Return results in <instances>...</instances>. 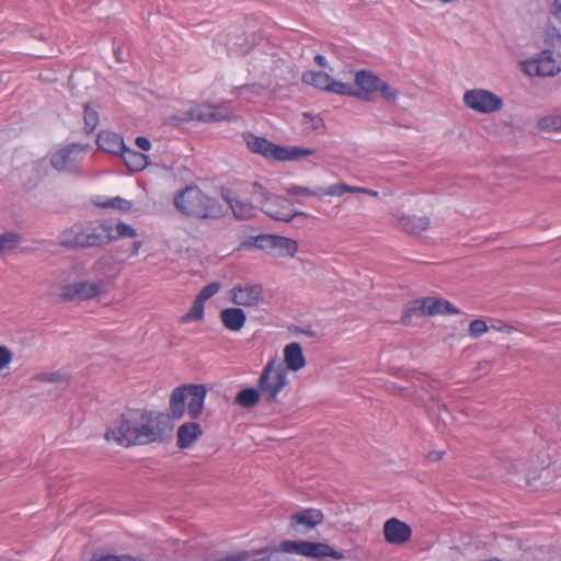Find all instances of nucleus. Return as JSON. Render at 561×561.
Instances as JSON below:
<instances>
[{"instance_id":"9","label":"nucleus","mask_w":561,"mask_h":561,"mask_svg":"<svg viewBox=\"0 0 561 561\" xmlns=\"http://www.w3.org/2000/svg\"><path fill=\"white\" fill-rule=\"evenodd\" d=\"M59 242L67 248H89L106 243V238L91 225L76 224L60 233Z\"/></svg>"},{"instance_id":"42","label":"nucleus","mask_w":561,"mask_h":561,"mask_svg":"<svg viewBox=\"0 0 561 561\" xmlns=\"http://www.w3.org/2000/svg\"><path fill=\"white\" fill-rule=\"evenodd\" d=\"M219 288H220L219 283H216V282L210 283L202 288V290L198 293L196 298H198L199 300L205 302L206 300H208L209 298L215 296L218 293Z\"/></svg>"},{"instance_id":"41","label":"nucleus","mask_w":561,"mask_h":561,"mask_svg":"<svg viewBox=\"0 0 561 561\" xmlns=\"http://www.w3.org/2000/svg\"><path fill=\"white\" fill-rule=\"evenodd\" d=\"M488 330L489 325L486 322L482 319H477L469 324L468 333L472 339H478L482 334L486 333Z\"/></svg>"},{"instance_id":"32","label":"nucleus","mask_w":561,"mask_h":561,"mask_svg":"<svg viewBox=\"0 0 561 561\" xmlns=\"http://www.w3.org/2000/svg\"><path fill=\"white\" fill-rule=\"evenodd\" d=\"M285 192L290 196H302V197H318L322 198V187L321 186H314V187H308L297 184H291L288 187H286Z\"/></svg>"},{"instance_id":"6","label":"nucleus","mask_w":561,"mask_h":561,"mask_svg":"<svg viewBox=\"0 0 561 561\" xmlns=\"http://www.w3.org/2000/svg\"><path fill=\"white\" fill-rule=\"evenodd\" d=\"M245 142L249 150L252 152L277 161H294L302 157L313 154L314 152L309 148L277 146L265 138H261L254 135L245 136Z\"/></svg>"},{"instance_id":"39","label":"nucleus","mask_w":561,"mask_h":561,"mask_svg":"<svg viewBox=\"0 0 561 561\" xmlns=\"http://www.w3.org/2000/svg\"><path fill=\"white\" fill-rule=\"evenodd\" d=\"M102 206L106 207V208L107 207L115 208V209L126 213L131 209L133 204L130 201H127L123 197L116 196V197L110 198L106 202H104L102 204Z\"/></svg>"},{"instance_id":"46","label":"nucleus","mask_w":561,"mask_h":561,"mask_svg":"<svg viewBox=\"0 0 561 561\" xmlns=\"http://www.w3.org/2000/svg\"><path fill=\"white\" fill-rule=\"evenodd\" d=\"M135 144L144 151H148L151 148L150 140L147 137L139 136L136 138Z\"/></svg>"},{"instance_id":"50","label":"nucleus","mask_w":561,"mask_h":561,"mask_svg":"<svg viewBox=\"0 0 561 561\" xmlns=\"http://www.w3.org/2000/svg\"><path fill=\"white\" fill-rule=\"evenodd\" d=\"M36 379L41 381L55 382L57 381V376L55 374H39Z\"/></svg>"},{"instance_id":"54","label":"nucleus","mask_w":561,"mask_h":561,"mask_svg":"<svg viewBox=\"0 0 561 561\" xmlns=\"http://www.w3.org/2000/svg\"><path fill=\"white\" fill-rule=\"evenodd\" d=\"M140 248H141V242L135 241L131 245V255H137Z\"/></svg>"},{"instance_id":"43","label":"nucleus","mask_w":561,"mask_h":561,"mask_svg":"<svg viewBox=\"0 0 561 561\" xmlns=\"http://www.w3.org/2000/svg\"><path fill=\"white\" fill-rule=\"evenodd\" d=\"M13 354L5 347L0 345V370L7 368L12 362Z\"/></svg>"},{"instance_id":"49","label":"nucleus","mask_w":561,"mask_h":561,"mask_svg":"<svg viewBox=\"0 0 561 561\" xmlns=\"http://www.w3.org/2000/svg\"><path fill=\"white\" fill-rule=\"evenodd\" d=\"M550 12L557 18H561V0H553L551 3Z\"/></svg>"},{"instance_id":"53","label":"nucleus","mask_w":561,"mask_h":561,"mask_svg":"<svg viewBox=\"0 0 561 561\" xmlns=\"http://www.w3.org/2000/svg\"><path fill=\"white\" fill-rule=\"evenodd\" d=\"M314 61L317 62L318 66H320L322 68H325L328 66L327 59L322 55H317L314 57Z\"/></svg>"},{"instance_id":"23","label":"nucleus","mask_w":561,"mask_h":561,"mask_svg":"<svg viewBox=\"0 0 561 561\" xmlns=\"http://www.w3.org/2000/svg\"><path fill=\"white\" fill-rule=\"evenodd\" d=\"M385 538L390 543L405 542L411 536L410 527L397 518H391L383 526Z\"/></svg>"},{"instance_id":"16","label":"nucleus","mask_w":561,"mask_h":561,"mask_svg":"<svg viewBox=\"0 0 561 561\" xmlns=\"http://www.w3.org/2000/svg\"><path fill=\"white\" fill-rule=\"evenodd\" d=\"M302 81L307 84L313 85L317 89L324 90L339 95L354 94L351 83H345L333 79L322 71H306L302 75Z\"/></svg>"},{"instance_id":"7","label":"nucleus","mask_w":561,"mask_h":561,"mask_svg":"<svg viewBox=\"0 0 561 561\" xmlns=\"http://www.w3.org/2000/svg\"><path fill=\"white\" fill-rule=\"evenodd\" d=\"M287 375L282 360L277 356L271 357L257 381L262 396L268 401H275L279 392L289 383Z\"/></svg>"},{"instance_id":"34","label":"nucleus","mask_w":561,"mask_h":561,"mask_svg":"<svg viewBox=\"0 0 561 561\" xmlns=\"http://www.w3.org/2000/svg\"><path fill=\"white\" fill-rule=\"evenodd\" d=\"M322 198L324 196H336L341 197L346 193L355 194V186L348 185L346 183L340 182L334 183L327 188L322 187Z\"/></svg>"},{"instance_id":"3","label":"nucleus","mask_w":561,"mask_h":561,"mask_svg":"<svg viewBox=\"0 0 561 561\" xmlns=\"http://www.w3.org/2000/svg\"><path fill=\"white\" fill-rule=\"evenodd\" d=\"M51 291L64 301H82L105 293V283L103 280L70 282V273L60 271L51 282Z\"/></svg>"},{"instance_id":"14","label":"nucleus","mask_w":561,"mask_h":561,"mask_svg":"<svg viewBox=\"0 0 561 561\" xmlns=\"http://www.w3.org/2000/svg\"><path fill=\"white\" fill-rule=\"evenodd\" d=\"M85 148L80 145H69L50 154V165L59 172L73 173L80 170Z\"/></svg>"},{"instance_id":"21","label":"nucleus","mask_w":561,"mask_h":561,"mask_svg":"<svg viewBox=\"0 0 561 561\" xmlns=\"http://www.w3.org/2000/svg\"><path fill=\"white\" fill-rule=\"evenodd\" d=\"M284 356V368L286 373L298 371L306 366V357L302 352V347L298 342H291L285 345L283 350Z\"/></svg>"},{"instance_id":"27","label":"nucleus","mask_w":561,"mask_h":561,"mask_svg":"<svg viewBox=\"0 0 561 561\" xmlns=\"http://www.w3.org/2000/svg\"><path fill=\"white\" fill-rule=\"evenodd\" d=\"M220 319L226 329L237 332L243 328L247 316L240 308H227L220 312Z\"/></svg>"},{"instance_id":"40","label":"nucleus","mask_w":561,"mask_h":561,"mask_svg":"<svg viewBox=\"0 0 561 561\" xmlns=\"http://www.w3.org/2000/svg\"><path fill=\"white\" fill-rule=\"evenodd\" d=\"M83 119L87 130L91 133L99 124V113L89 105H85Z\"/></svg>"},{"instance_id":"4","label":"nucleus","mask_w":561,"mask_h":561,"mask_svg":"<svg viewBox=\"0 0 561 561\" xmlns=\"http://www.w3.org/2000/svg\"><path fill=\"white\" fill-rule=\"evenodd\" d=\"M206 388L204 385H184L176 387L170 398V413L174 419H181L187 413L192 419H197L204 409L206 398Z\"/></svg>"},{"instance_id":"45","label":"nucleus","mask_w":561,"mask_h":561,"mask_svg":"<svg viewBox=\"0 0 561 561\" xmlns=\"http://www.w3.org/2000/svg\"><path fill=\"white\" fill-rule=\"evenodd\" d=\"M250 557L248 551H239L226 558L225 561H247Z\"/></svg>"},{"instance_id":"20","label":"nucleus","mask_w":561,"mask_h":561,"mask_svg":"<svg viewBox=\"0 0 561 561\" xmlns=\"http://www.w3.org/2000/svg\"><path fill=\"white\" fill-rule=\"evenodd\" d=\"M234 118L231 114H221L216 107L209 104H201L190 108L185 113L184 121H201L205 123L218 122V121H230Z\"/></svg>"},{"instance_id":"31","label":"nucleus","mask_w":561,"mask_h":561,"mask_svg":"<svg viewBox=\"0 0 561 561\" xmlns=\"http://www.w3.org/2000/svg\"><path fill=\"white\" fill-rule=\"evenodd\" d=\"M262 393L260 392V388H247L241 390L237 397L236 402L242 408H252L256 405L260 401V397Z\"/></svg>"},{"instance_id":"1","label":"nucleus","mask_w":561,"mask_h":561,"mask_svg":"<svg viewBox=\"0 0 561 561\" xmlns=\"http://www.w3.org/2000/svg\"><path fill=\"white\" fill-rule=\"evenodd\" d=\"M175 208L196 218H218L222 208L217 199L206 195L197 186H187L174 196Z\"/></svg>"},{"instance_id":"17","label":"nucleus","mask_w":561,"mask_h":561,"mask_svg":"<svg viewBox=\"0 0 561 561\" xmlns=\"http://www.w3.org/2000/svg\"><path fill=\"white\" fill-rule=\"evenodd\" d=\"M230 299L238 306L254 307L264 299L263 288L260 285H237L230 290Z\"/></svg>"},{"instance_id":"25","label":"nucleus","mask_w":561,"mask_h":561,"mask_svg":"<svg viewBox=\"0 0 561 561\" xmlns=\"http://www.w3.org/2000/svg\"><path fill=\"white\" fill-rule=\"evenodd\" d=\"M203 434L199 424L184 423L178 428V445L180 448L191 447Z\"/></svg>"},{"instance_id":"37","label":"nucleus","mask_w":561,"mask_h":561,"mask_svg":"<svg viewBox=\"0 0 561 561\" xmlns=\"http://www.w3.org/2000/svg\"><path fill=\"white\" fill-rule=\"evenodd\" d=\"M538 126L540 129L547 131H561V115L541 117L538 122Z\"/></svg>"},{"instance_id":"13","label":"nucleus","mask_w":561,"mask_h":561,"mask_svg":"<svg viewBox=\"0 0 561 561\" xmlns=\"http://www.w3.org/2000/svg\"><path fill=\"white\" fill-rule=\"evenodd\" d=\"M459 310L448 300L435 297H426L414 302L407 314L402 317V323L407 324L412 314L433 317L437 314H458Z\"/></svg>"},{"instance_id":"48","label":"nucleus","mask_w":561,"mask_h":561,"mask_svg":"<svg viewBox=\"0 0 561 561\" xmlns=\"http://www.w3.org/2000/svg\"><path fill=\"white\" fill-rule=\"evenodd\" d=\"M355 194H365V195H369L371 197H379L378 191L367 188V187H362V186H355Z\"/></svg>"},{"instance_id":"11","label":"nucleus","mask_w":561,"mask_h":561,"mask_svg":"<svg viewBox=\"0 0 561 561\" xmlns=\"http://www.w3.org/2000/svg\"><path fill=\"white\" fill-rule=\"evenodd\" d=\"M140 420L138 426V445L160 442L168 434L167 417L162 414H153L139 410Z\"/></svg>"},{"instance_id":"38","label":"nucleus","mask_w":561,"mask_h":561,"mask_svg":"<svg viewBox=\"0 0 561 561\" xmlns=\"http://www.w3.org/2000/svg\"><path fill=\"white\" fill-rule=\"evenodd\" d=\"M377 92L388 102H396L400 95L398 89L391 87L381 78L377 85Z\"/></svg>"},{"instance_id":"51","label":"nucleus","mask_w":561,"mask_h":561,"mask_svg":"<svg viewBox=\"0 0 561 561\" xmlns=\"http://www.w3.org/2000/svg\"><path fill=\"white\" fill-rule=\"evenodd\" d=\"M491 329L493 330H496V331H500V332H505L507 334H511L514 332V328L512 325H508V324H503V325H491Z\"/></svg>"},{"instance_id":"2","label":"nucleus","mask_w":561,"mask_h":561,"mask_svg":"<svg viewBox=\"0 0 561 561\" xmlns=\"http://www.w3.org/2000/svg\"><path fill=\"white\" fill-rule=\"evenodd\" d=\"M249 194L259 205V209L275 220L288 222L294 217L304 215L301 211L294 210L293 203L289 199L272 193L267 185L262 182H252Z\"/></svg>"},{"instance_id":"56","label":"nucleus","mask_w":561,"mask_h":561,"mask_svg":"<svg viewBox=\"0 0 561 561\" xmlns=\"http://www.w3.org/2000/svg\"><path fill=\"white\" fill-rule=\"evenodd\" d=\"M252 561H270V554L267 557H261V558L254 559Z\"/></svg>"},{"instance_id":"52","label":"nucleus","mask_w":561,"mask_h":561,"mask_svg":"<svg viewBox=\"0 0 561 561\" xmlns=\"http://www.w3.org/2000/svg\"><path fill=\"white\" fill-rule=\"evenodd\" d=\"M444 451H432L427 455V461L434 462L443 458Z\"/></svg>"},{"instance_id":"55","label":"nucleus","mask_w":561,"mask_h":561,"mask_svg":"<svg viewBox=\"0 0 561 561\" xmlns=\"http://www.w3.org/2000/svg\"><path fill=\"white\" fill-rule=\"evenodd\" d=\"M93 561H119V560H118V557H115V556H105V557L98 558Z\"/></svg>"},{"instance_id":"26","label":"nucleus","mask_w":561,"mask_h":561,"mask_svg":"<svg viewBox=\"0 0 561 561\" xmlns=\"http://www.w3.org/2000/svg\"><path fill=\"white\" fill-rule=\"evenodd\" d=\"M98 145L112 154H122L126 148L121 136L112 131H101L98 136Z\"/></svg>"},{"instance_id":"33","label":"nucleus","mask_w":561,"mask_h":561,"mask_svg":"<svg viewBox=\"0 0 561 561\" xmlns=\"http://www.w3.org/2000/svg\"><path fill=\"white\" fill-rule=\"evenodd\" d=\"M204 301L195 298L190 310L181 318V322L201 321L204 318Z\"/></svg>"},{"instance_id":"29","label":"nucleus","mask_w":561,"mask_h":561,"mask_svg":"<svg viewBox=\"0 0 561 561\" xmlns=\"http://www.w3.org/2000/svg\"><path fill=\"white\" fill-rule=\"evenodd\" d=\"M92 272L102 275L105 278H115L119 273L117 267V263L113 256L106 255L102 256L94 262L92 265Z\"/></svg>"},{"instance_id":"12","label":"nucleus","mask_w":561,"mask_h":561,"mask_svg":"<svg viewBox=\"0 0 561 561\" xmlns=\"http://www.w3.org/2000/svg\"><path fill=\"white\" fill-rule=\"evenodd\" d=\"M463 104L480 114H491L502 110L503 100L486 89H471L462 96Z\"/></svg>"},{"instance_id":"30","label":"nucleus","mask_w":561,"mask_h":561,"mask_svg":"<svg viewBox=\"0 0 561 561\" xmlns=\"http://www.w3.org/2000/svg\"><path fill=\"white\" fill-rule=\"evenodd\" d=\"M121 156H122L126 167L133 172H138V171L144 170L148 163L146 154L137 152L127 147L125 148V150L123 151V153Z\"/></svg>"},{"instance_id":"28","label":"nucleus","mask_w":561,"mask_h":561,"mask_svg":"<svg viewBox=\"0 0 561 561\" xmlns=\"http://www.w3.org/2000/svg\"><path fill=\"white\" fill-rule=\"evenodd\" d=\"M101 230L106 238V243L112 240L135 238L137 236L136 230L123 221L117 222L114 227L111 225H102Z\"/></svg>"},{"instance_id":"15","label":"nucleus","mask_w":561,"mask_h":561,"mask_svg":"<svg viewBox=\"0 0 561 561\" xmlns=\"http://www.w3.org/2000/svg\"><path fill=\"white\" fill-rule=\"evenodd\" d=\"M254 244L274 256H294L298 250L295 240L273 234L256 237Z\"/></svg>"},{"instance_id":"19","label":"nucleus","mask_w":561,"mask_h":561,"mask_svg":"<svg viewBox=\"0 0 561 561\" xmlns=\"http://www.w3.org/2000/svg\"><path fill=\"white\" fill-rule=\"evenodd\" d=\"M380 78L369 70H360L355 73V85L352 84L354 94H345L346 96H355L363 100H371L373 94L377 92V85Z\"/></svg>"},{"instance_id":"5","label":"nucleus","mask_w":561,"mask_h":561,"mask_svg":"<svg viewBox=\"0 0 561 561\" xmlns=\"http://www.w3.org/2000/svg\"><path fill=\"white\" fill-rule=\"evenodd\" d=\"M286 553H296L311 558L331 557L336 560H341L344 557L343 552L334 550L327 543L285 540L280 543L279 551H270V561H298Z\"/></svg>"},{"instance_id":"47","label":"nucleus","mask_w":561,"mask_h":561,"mask_svg":"<svg viewBox=\"0 0 561 561\" xmlns=\"http://www.w3.org/2000/svg\"><path fill=\"white\" fill-rule=\"evenodd\" d=\"M261 90H262V87L253 84V85H248V87H239L237 89V93L239 96H241L247 91H251L254 94H260Z\"/></svg>"},{"instance_id":"18","label":"nucleus","mask_w":561,"mask_h":561,"mask_svg":"<svg viewBox=\"0 0 561 561\" xmlns=\"http://www.w3.org/2000/svg\"><path fill=\"white\" fill-rule=\"evenodd\" d=\"M221 197L228 204L237 219L247 220L256 216L259 207L231 190H224Z\"/></svg>"},{"instance_id":"35","label":"nucleus","mask_w":561,"mask_h":561,"mask_svg":"<svg viewBox=\"0 0 561 561\" xmlns=\"http://www.w3.org/2000/svg\"><path fill=\"white\" fill-rule=\"evenodd\" d=\"M543 44L548 49L561 47V31L556 26H549L543 34Z\"/></svg>"},{"instance_id":"36","label":"nucleus","mask_w":561,"mask_h":561,"mask_svg":"<svg viewBox=\"0 0 561 561\" xmlns=\"http://www.w3.org/2000/svg\"><path fill=\"white\" fill-rule=\"evenodd\" d=\"M20 237L13 232L0 234V255L12 251L20 244Z\"/></svg>"},{"instance_id":"24","label":"nucleus","mask_w":561,"mask_h":561,"mask_svg":"<svg viewBox=\"0 0 561 561\" xmlns=\"http://www.w3.org/2000/svg\"><path fill=\"white\" fill-rule=\"evenodd\" d=\"M323 515L319 510L309 508L298 512L291 516V525L297 530H307L319 525Z\"/></svg>"},{"instance_id":"22","label":"nucleus","mask_w":561,"mask_h":561,"mask_svg":"<svg viewBox=\"0 0 561 561\" xmlns=\"http://www.w3.org/2000/svg\"><path fill=\"white\" fill-rule=\"evenodd\" d=\"M430 226V218L423 215H400L397 218V227L409 234H420L426 231Z\"/></svg>"},{"instance_id":"10","label":"nucleus","mask_w":561,"mask_h":561,"mask_svg":"<svg viewBox=\"0 0 561 561\" xmlns=\"http://www.w3.org/2000/svg\"><path fill=\"white\" fill-rule=\"evenodd\" d=\"M520 69L529 77H553L561 71V57L545 48L534 57L520 62Z\"/></svg>"},{"instance_id":"57","label":"nucleus","mask_w":561,"mask_h":561,"mask_svg":"<svg viewBox=\"0 0 561 561\" xmlns=\"http://www.w3.org/2000/svg\"><path fill=\"white\" fill-rule=\"evenodd\" d=\"M115 55H116V59H117L118 61H121V60H122V59H121V53H119V51H117V50H115Z\"/></svg>"},{"instance_id":"44","label":"nucleus","mask_w":561,"mask_h":561,"mask_svg":"<svg viewBox=\"0 0 561 561\" xmlns=\"http://www.w3.org/2000/svg\"><path fill=\"white\" fill-rule=\"evenodd\" d=\"M301 123L304 125L311 124V127L316 129L322 125V119L318 116H312L308 113H304Z\"/></svg>"},{"instance_id":"8","label":"nucleus","mask_w":561,"mask_h":561,"mask_svg":"<svg viewBox=\"0 0 561 561\" xmlns=\"http://www.w3.org/2000/svg\"><path fill=\"white\" fill-rule=\"evenodd\" d=\"M139 420V410H129L123 413L107 427L104 435L105 439L107 442L113 440L124 447L138 445L137 422Z\"/></svg>"}]
</instances>
